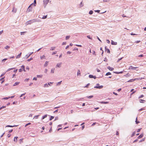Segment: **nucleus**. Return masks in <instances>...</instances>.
<instances>
[{
  "label": "nucleus",
  "instance_id": "obj_1",
  "mask_svg": "<svg viewBox=\"0 0 146 146\" xmlns=\"http://www.w3.org/2000/svg\"><path fill=\"white\" fill-rule=\"evenodd\" d=\"M33 3H32L30 5L27 11V12H29L30 11H32V8L31 7V6L33 5Z\"/></svg>",
  "mask_w": 146,
  "mask_h": 146
},
{
  "label": "nucleus",
  "instance_id": "obj_2",
  "mask_svg": "<svg viewBox=\"0 0 146 146\" xmlns=\"http://www.w3.org/2000/svg\"><path fill=\"white\" fill-rule=\"evenodd\" d=\"M33 22V21H32L31 20H30V21H28L26 22V25H29V24H31Z\"/></svg>",
  "mask_w": 146,
  "mask_h": 146
},
{
  "label": "nucleus",
  "instance_id": "obj_3",
  "mask_svg": "<svg viewBox=\"0 0 146 146\" xmlns=\"http://www.w3.org/2000/svg\"><path fill=\"white\" fill-rule=\"evenodd\" d=\"M49 0H44L43 1L44 3L46 5L47 4L49 3Z\"/></svg>",
  "mask_w": 146,
  "mask_h": 146
},
{
  "label": "nucleus",
  "instance_id": "obj_4",
  "mask_svg": "<svg viewBox=\"0 0 146 146\" xmlns=\"http://www.w3.org/2000/svg\"><path fill=\"white\" fill-rule=\"evenodd\" d=\"M137 68V67H133L132 66H130L129 67V70H134L135 68Z\"/></svg>",
  "mask_w": 146,
  "mask_h": 146
},
{
  "label": "nucleus",
  "instance_id": "obj_5",
  "mask_svg": "<svg viewBox=\"0 0 146 146\" xmlns=\"http://www.w3.org/2000/svg\"><path fill=\"white\" fill-rule=\"evenodd\" d=\"M103 87V86H95L94 87V88H99V89H101Z\"/></svg>",
  "mask_w": 146,
  "mask_h": 146
},
{
  "label": "nucleus",
  "instance_id": "obj_6",
  "mask_svg": "<svg viewBox=\"0 0 146 146\" xmlns=\"http://www.w3.org/2000/svg\"><path fill=\"white\" fill-rule=\"evenodd\" d=\"M89 77L90 78H94V79H96V77L95 76H93L92 75H90L89 76Z\"/></svg>",
  "mask_w": 146,
  "mask_h": 146
},
{
  "label": "nucleus",
  "instance_id": "obj_7",
  "mask_svg": "<svg viewBox=\"0 0 146 146\" xmlns=\"http://www.w3.org/2000/svg\"><path fill=\"white\" fill-rule=\"evenodd\" d=\"M18 138V137H14V142H17V139Z\"/></svg>",
  "mask_w": 146,
  "mask_h": 146
},
{
  "label": "nucleus",
  "instance_id": "obj_8",
  "mask_svg": "<svg viewBox=\"0 0 146 146\" xmlns=\"http://www.w3.org/2000/svg\"><path fill=\"white\" fill-rule=\"evenodd\" d=\"M108 68L111 71H113L114 70L113 68L110 67V66H108Z\"/></svg>",
  "mask_w": 146,
  "mask_h": 146
},
{
  "label": "nucleus",
  "instance_id": "obj_9",
  "mask_svg": "<svg viewBox=\"0 0 146 146\" xmlns=\"http://www.w3.org/2000/svg\"><path fill=\"white\" fill-rule=\"evenodd\" d=\"M111 44L112 45H115L117 44V42H114L112 40L111 41Z\"/></svg>",
  "mask_w": 146,
  "mask_h": 146
},
{
  "label": "nucleus",
  "instance_id": "obj_10",
  "mask_svg": "<svg viewBox=\"0 0 146 146\" xmlns=\"http://www.w3.org/2000/svg\"><path fill=\"white\" fill-rule=\"evenodd\" d=\"M62 64V63L61 62L57 63L56 65V67H60L61 66Z\"/></svg>",
  "mask_w": 146,
  "mask_h": 146
},
{
  "label": "nucleus",
  "instance_id": "obj_11",
  "mask_svg": "<svg viewBox=\"0 0 146 146\" xmlns=\"http://www.w3.org/2000/svg\"><path fill=\"white\" fill-rule=\"evenodd\" d=\"M21 54H22V53L21 52L19 55H17V56L16 57V58H20L21 56Z\"/></svg>",
  "mask_w": 146,
  "mask_h": 146
},
{
  "label": "nucleus",
  "instance_id": "obj_12",
  "mask_svg": "<svg viewBox=\"0 0 146 146\" xmlns=\"http://www.w3.org/2000/svg\"><path fill=\"white\" fill-rule=\"evenodd\" d=\"M143 133L141 134L140 135H139L138 137V139H140L143 137Z\"/></svg>",
  "mask_w": 146,
  "mask_h": 146
},
{
  "label": "nucleus",
  "instance_id": "obj_13",
  "mask_svg": "<svg viewBox=\"0 0 146 146\" xmlns=\"http://www.w3.org/2000/svg\"><path fill=\"white\" fill-rule=\"evenodd\" d=\"M19 83H20L19 82H15L13 84V86H15L16 85H19Z\"/></svg>",
  "mask_w": 146,
  "mask_h": 146
},
{
  "label": "nucleus",
  "instance_id": "obj_14",
  "mask_svg": "<svg viewBox=\"0 0 146 146\" xmlns=\"http://www.w3.org/2000/svg\"><path fill=\"white\" fill-rule=\"evenodd\" d=\"M48 64V62L47 61H46L45 62V64H44V67L46 66Z\"/></svg>",
  "mask_w": 146,
  "mask_h": 146
},
{
  "label": "nucleus",
  "instance_id": "obj_15",
  "mask_svg": "<svg viewBox=\"0 0 146 146\" xmlns=\"http://www.w3.org/2000/svg\"><path fill=\"white\" fill-rule=\"evenodd\" d=\"M21 68L23 69V71L24 72H25L26 71H25V66L24 65H22L21 66Z\"/></svg>",
  "mask_w": 146,
  "mask_h": 146
},
{
  "label": "nucleus",
  "instance_id": "obj_16",
  "mask_svg": "<svg viewBox=\"0 0 146 146\" xmlns=\"http://www.w3.org/2000/svg\"><path fill=\"white\" fill-rule=\"evenodd\" d=\"M139 101H140V103H144V102L145 101V100H143L142 99L140 100Z\"/></svg>",
  "mask_w": 146,
  "mask_h": 146
},
{
  "label": "nucleus",
  "instance_id": "obj_17",
  "mask_svg": "<svg viewBox=\"0 0 146 146\" xmlns=\"http://www.w3.org/2000/svg\"><path fill=\"white\" fill-rule=\"evenodd\" d=\"M4 77L0 79V80L2 81L1 82V84L3 83L4 82Z\"/></svg>",
  "mask_w": 146,
  "mask_h": 146
},
{
  "label": "nucleus",
  "instance_id": "obj_18",
  "mask_svg": "<svg viewBox=\"0 0 146 146\" xmlns=\"http://www.w3.org/2000/svg\"><path fill=\"white\" fill-rule=\"evenodd\" d=\"M55 47H52L50 48V50H54L55 49Z\"/></svg>",
  "mask_w": 146,
  "mask_h": 146
},
{
  "label": "nucleus",
  "instance_id": "obj_19",
  "mask_svg": "<svg viewBox=\"0 0 146 146\" xmlns=\"http://www.w3.org/2000/svg\"><path fill=\"white\" fill-rule=\"evenodd\" d=\"M17 10L16 9H15L14 8H13V10H12V12L14 13H16V12Z\"/></svg>",
  "mask_w": 146,
  "mask_h": 146
},
{
  "label": "nucleus",
  "instance_id": "obj_20",
  "mask_svg": "<svg viewBox=\"0 0 146 146\" xmlns=\"http://www.w3.org/2000/svg\"><path fill=\"white\" fill-rule=\"evenodd\" d=\"M47 116V114L45 115H44L42 116V119H44Z\"/></svg>",
  "mask_w": 146,
  "mask_h": 146
},
{
  "label": "nucleus",
  "instance_id": "obj_21",
  "mask_svg": "<svg viewBox=\"0 0 146 146\" xmlns=\"http://www.w3.org/2000/svg\"><path fill=\"white\" fill-rule=\"evenodd\" d=\"M77 75H79L80 74V72L79 70H78L77 74Z\"/></svg>",
  "mask_w": 146,
  "mask_h": 146
},
{
  "label": "nucleus",
  "instance_id": "obj_22",
  "mask_svg": "<svg viewBox=\"0 0 146 146\" xmlns=\"http://www.w3.org/2000/svg\"><path fill=\"white\" fill-rule=\"evenodd\" d=\"M7 60V58H5V59H3V60H2V62H5V61Z\"/></svg>",
  "mask_w": 146,
  "mask_h": 146
},
{
  "label": "nucleus",
  "instance_id": "obj_23",
  "mask_svg": "<svg viewBox=\"0 0 146 146\" xmlns=\"http://www.w3.org/2000/svg\"><path fill=\"white\" fill-rule=\"evenodd\" d=\"M36 0H34V5L35 6H36Z\"/></svg>",
  "mask_w": 146,
  "mask_h": 146
},
{
  "label": "nucleus",
  "instance_id": "obj_24",
  "mask_svg": "<svg viewBox=\"0 0 146 146\" xmlns=\"http://www.w3.org/2000/svg\"><path fill=\"white\" fill-rule=\"evenodd\" d=\"M55 69L54 68H53L51 69V72L52 73H54V72Z\"/></svg>",
  "mask_w": 146,
  "mask_h": 146
},
{
  "label": "nucleus",
  "instance_id": "obj_25",
  "mask_svg": "<svg viewBox=\"0 0 146 146\" xmlns=\"http://www.w3.org/2000/svg\"><path fill=\"white\" fill-rule=\"evenodd\" d=\"M111 74L110 72H107V73H106V76H108V75H111Z\"/></svg>",
  "mask_w": 146,
  "mask_h": 146
},
{
  "label": "nucleus",
  "instance_id": "obj_26",
  "mask_svg": "<svg viewBox=\"0 0 146 146\" xmlns=\"http://www.w3.org/2000/svg\"><path fill=\"white\" fill-rule=\"evenodd\" d=\"M39 116V115H36V116H35L34 117V118H35V119H37L38 118V117Z\"/></svg>",
  "mask_w": 146,
  "mask_h": 146
},
{
  "label": "nucleus",
  "instance_id": "obj_27",
  "mask_svg": "<svg viewBox=\"0 0 146 146\" xmlns=\"http://www.w3.org/2000/svg\"><path fill=\"white\" fill-rule=\"evenodd\" d=\"M44 87H48V86L47 84H45L44 85Z\"/></svg>",
  "mask_w": 146,
  "mask_h": 146
},
{
  "label": "nucleus",
  "instance_id": "obj_28",
  "mask_svg": "<svg viewBox=\"0 0 146 146\" xmlns=\"http://www.w3.org/2000/svg\"><path fill=\"white\" fill-rule=\"evenodd\" d=\"M45 58V56L44 55H43V56L40 57V58L41 59H43V58Z\"/></svg>",
  "mask_w": 146,
  "mask_h": 146
},
{
  "label": "nucleus",
  "instance_id": "obj_29",
  "mask_svg": "<svg viewBox=\"0 0 146 146\" xmlns=\"http://www.w3.org/2000/svg\"><path fill=\"white\" fill-rule=\"evenodd\" d=\"M54 118V117L53 116H51L50 119V120H51L52 119H53Z\"/></svg>",
  "mask_w": 146,
  "mask_h": 146
},
{
  "label": "nucleus",
  "instance_id": "obj_30",
  "mask_svg": "<svg viewBox=\"0 0 146 146\" xmlns=\"http://www.w3.org/2000/svg\"><path fill=\"white\" fill-rule=\"evenodd\" d=\"M70 37V36H66V40L68 39Z\"/></svg>",
  "mask_w": 146,
  "mask_h": 146
},
{
  "label": "nucleus",
  "instance_id": "obj_31",
  "mask_svg": "<svg viewBox=\"0 0 146 146\" xmlns=\"http://www.w3.org/2000/svg\"><path fill=\"white\" fill-rule=\"evenodd\" d=\"M143 97H144L143 95H141L138 98L139 99V98H143Z\"/></svg>",
  "mask_w": 146,
  "mask_h": 146
},
{
  "label": "nucleus",
  "instance_id": "obj_32",
  "mask_svg": "<svg viewBox=\"0 0 146 146\" xmlns=\"http://www.w3.org/2000/svg\"><path fill=\"white\" fill-rule=\"evenodd\" d=\"M102 104H106L108 103V102H101Z\"/></svg>",
  "mask_w": 146,
  "mask_h": 146
},
{
  "label": "nucleus",
  "instance_id": "obj_33",
  "mask_svg": "<svg viewBox=\"0 0 146 146\" xmlns=\"http://www.w3.org/2000/svg\"><path fill=\"white\" fill-rule=\"evenodd\" d=\"M135 131H134L133 133H132L131 137H132L134 136V135H135Z\"/></svg>",
  "mask_w": 146,
  "mask_h": 146
},
{
  "label": "nucleus",
  "instance_id": "obj_34",
  "mask_svg": "<svg viewBox=\"0 0 146 146\" xmlns=\"http://www.w3.org/2000/svg\"><path fill=\"white\" fill-rule=\"evenodd\" d=\"M23 139H21L19 140L20 143H22L23 142Z\"/></svg>",
  "mask_w": 146,
  "mask_h": 146
},
{
  "label": "nucleus",
  "instance_id": "obj_35",
  "mask_svg": "<svg viewBox=\"0 0 146 146\" xmlns=\"http://www.w3.org/2000/svg\"><path fill=\"white\" fill-rule=\"evenodd\" d=\"M14 69V68H9V69H8L7 71V72H8V71H9L10 70H13V69Z\"/></svg>",
  "mask_w": 146,
  "mask_h": 146
},
{
  "label": "nucleus",
  "instance_id": "obj_36",
  "mask_svg": "<svg viewBox=\"0 0 146 146\" xmlns=\"http://www.w3.org/2000/svg\"><path fill=\"white\" fill-rule=\"evenodd\" d=\"M137 117L136 118V121H135V122H136V124H138V123H139V121H137Z\"/></svg>",
  "mask_w": 146,
  "mask_h": 146
},
{
  "label": "nucleus",
  "instance_id": "obj_37",
  "mask_svg": "<svg viewBox=\"0 0 146 146\" xmlns=\"http://www.w3.org/2000/svg\"><path fill=\"white\" fill-rule=\"evenodd\" d=\"M93 13V11H89V13L90 14V15H91Z\"/></svg>",
  "mask_w": 146,
  "mask_h": 146
},
{
  "label": "nucleus",
  "instance_id": "obj_38",
  "mask_svg": "<svg viewBox=\"0 0 146 146\" xmlns=\"http://www.w3.org/2000/svg\"><path fill=\"white\" fill-rule=\"evenodd\" d=\"M9 48V46H7L5 47V48L6 49H8Z\"/></svg>",
  "mask_w": 146,
  "mask_h": 146
},
{
  "label": "nucleus",
  "instance_id": "obj_39",
  "mask_svg": "<svg viewBox=\"0 0 146 146\" xmlns=\"http://www.w3.org/2000/svg\"><path fill=\"white\" fill-rule=\"evenodd\" d=\"M37 76L38 77H40V78H41L42 76V75H37Z\"/></svg>",
  "mask_w": 146,
  "mask_h": 146
},
{
  "label": "nucleus",
  "instance_id": "obj_40",
  "mask_svg": "<svg viewBox=\"0 0 146 146\" xmlns=\"http://www.w3.org/2000/svg\"><path fill=\"white\" fill-rule=\"evenodd\" d=\"M31 124V123H27V124H26V125H25V127H26L27 126V125H30Z\"/></svg>",
  "mask_w": 146,
  "mask_h": 146
},
{
  "label": "nucleus",
  "instance_id": "obj_41",
  "mask_svg": "<svg viewBox=\"0 0 146 146\" xmlns=\"http://www.w3.org/2000/svg\"><path fill=\"white\" fill-rule=\"evenodd\" d=\"M106 51H107V52L108 53H110V50L109 49H107Z\"/></svg>",
  "mask_w": 146,
  "mask_h": 146
},
{
  "label": "nucleus",
  "instance_id": "obj_42",
  "mask_svg": "<svg viewBox=\"0 0 146 146\" xmlns=\"http://www.w3.org/2000/svg\"><path fill=\"white\" fill-rule=\"evenodd\" d=\"M15 126H11V125H7L6 126V127H14Z\"/></svg>",
  "mask_w": 146,
  "mask_h": 146
},
{
  "label": "nucleus",
  "instance_id": "obj_43",
  "mask_svg": "<svg viewBox=\"0 0 146 146\" xmlns=\"http://www.w3.org/2000/svg\"><path fill=\"white\" fill-rule=\"evenodd\" d=\"M47 17V15H46V16H43L42 17V19H45Z\"/></svg>",
  "mask_w": 146,
  "mask_h": 146
},
{
  "label": "nucleus",
  "instance_id": "obj_44",
  "mask_svg": "<svg viewBox=\"0 0 146 146\" xmlns=\"http://www.w3.org/2000/svg\"><path fill=\"white\" fill-rule=\"evenodd\" d=\"M10 98V97H5V98H3V99H6V100H7V99H9V98Z\"/></svg>",
  "mask_w": 146,
  "mask_h": 146
},
{
  "label": "nucleus",
  "instance_id": "obj_45",
  "mask_svg": "<svg viewBox=\"0 0 146 146\" xmlns=\"http://www.w3.org/2000/svg\"><path fill=\"white\" fill-rule=\"evenodd\" d=\"M76 45L78 47H81L82 46V45H81L76 44Z\"/></svg>",
  "mask_w": 146,
  "mask_h": 146
},
{
  "label": "nucleus",
  "instance_id": "obj_46",
  "mask_svg": "<svg viewBox=\"0 0 146 146\" xmlns=\"http://www.w3.org/2000/svg\"><path fill=\"white\" fill-rule=\"evenodd\" d=\"M141 128H140V129H138L137 130V132H139L141 130Z\"/></svg>",
  "mask_w": 146,
  "mask_h": 146
},
{
  "label": "nucleus",
  "instance_id": "obj_47",
  "mask_svg": "<svg viewBox=\"0 0 146 146\" xmlns=\"http://www.w3.org/2000/svg\"><path fill=\"white\" fill-rule=\"evenodd\" d=\"M56 51H55V52H53L52 54V55H54V54H56Z\"/></svg>",
  "mask_w": 146,
  "mask_h": 146
},
{
  "label": "nucleus",
  "instance_id": "obj_48",
  "mask_svg": "<svg viewBox=\"0 0 146 146\" xmlns=\"http://www.w3.org/2000/svg\"><path fill=\"white\" fill-rule=\"evenodd\" d=\"M33 80H37V79L36 78V77H34L33 79Z\"/></svg>",
  "mask_w": 146,
  "mask_h": 146
},
{
  "label": "nucleus",
  "instance_id": "obj_49",
  "mask_svg": "<svg viewBox=\"0 0 146 146\" xmlns=\"http://www.w3.org/2000/svg\"><path fill=\"white\" fill-rule=\"evenodd\" d=\"M144 110V108H141L139 110V111H142V110Z\"/></svg>",
  "mask_w": 146,
  "mask_h": 146
},
{
  "label": "nucleus",
  "instance_id": "obj_50",
  "mask_svg": "<svg viewBox=\"0 0 146 146\" xmlns=\"http://www.w3.org/2000/svg\"><path fill=\"white\" fill-rule=\"evenodd\" d=\"M144 78H138L139 80H141L142 79H144Z\"/></svg>",
  "mask_w": 146,
  "mask_h": 146
},
{
  "label": "nucleus",
  "instance_id": "obj_51",
  "mask_svg": "<svg viewBox=\"0 0 146 146\" xmlns=\"http://www.w3.org/2000/svg\"><path fill=\"white\" fill-rule=\"evenodd\" d=\"M143 56V54H141L140 55H139L138 56L139 57H141Z\"/></svg>",
  "mask_w": 146,
  "mask_h": 146
},
{
  "label": "nucleus",
  "instance_id": "obj_52",
  "mask_svg": "<svg viewBox=\"0 0 146 146\" xmlns=\"http://www.w3.org/2000/svg\"><path fill=\"white\" fill-rule=\"evenodd\" d=\"M11 136V134H9L7 135V137H9Z\"/></svg>",
  "mask_w": 146,
  "mask_h": 146
},
{
  "label": "nucleus",
  "instance_id": "obj_53",
  "mask_svg": "<svg viewBox=\"0 0 146 146\" xmlns=\"http://www.w3.org/2000/svg\"><path fill=\"white\" fill-rule=\"evenodd\" d=\"M93 97V96H90L89 97H88V98H92Z\"/></svg>",
  "mask_w": 146,
  "mask_h": 146
},
{
  "label": "nucleus",
  "instance_id": "obj_54",
  "mask_svg": "<svg viewBox=\"0 0 146 146\" xmlns=\"http://www.w3.org/2000/svg\"><path fill=\"white\" fill-rule=\"evenodd\" d=\"M139 80L138 78H135V79H134L133 80V81H135V80Z\"/></svg>",
  "mask_w": 146,
  "mask_h": 146
},
{
  "label": "nucleus",
  "instance_id": "obj_55",
  "mask_svg": "<svg viewBox=\"0 0 146 146\" xmlns=\"http://www.w3.org/2000/svg\"><path fill=\"white\" fill-rule=\"evenodd\" d=\"M140 42V40L137 41L135 42L137 43H138Z\"/></svg>",
  "mask_w": 146,
  "mask_h": 146
},
{
  "label": "nucleus",
  "instance_id": "obj_56",
  "mask_svg": "<svg viewBox=\"0 0 146 146\" xmlns=\"http://www.w3.org/2000/svg\"><path fill=\"white\" fill-rule=\"evenodd\" d=\"M133 79H131L130 80H129V81H128V82H133Z\"/></svg>",
  "mask_w": 146,
  "mask_h": 146
},
{
  "label": "nucleus",
  "instance_id": "obj_57",
  "mask_svg": "<svg viewBox=\"0 0 146 146\" xmlns=\"http://www.w3.org/2000/svg\"><path fill=\"white\" fill-rule=\"evenodd\" d=\"M71 52L69 51H68L67 52V54H71Z\"/></svg>",
  "mask_w": 146,
  "mask_h": 146
},
{
  "label": "nucleus",
  "instance_id": "obj_58",
  "mask_svg": "<svg viewBox=\"0 0 146 146\" xmlns=\"http://www.w3.org/2000/svg\"><path fill=\"white\" fill-rule=\"evenodd\" d=\"M95 52L94 51H93V54H94L95 55H96V54H95Z\"/></svg>",
  "mask_w": 146,
  "mask_h": 146
},
{
  "label": "nucleus",
  "instance_id": "obj_59",
  "mask_svg": "<svg viewBox=\"0 0 146 146\" xmlns=\"http://www.w3.org/2000/svg\"><path fill=\"white\" fill-rule=\"evenodd\" d=\"M61 82H62V81H60V82H58L57 83V85H58V84H59V85H60V84H61Z\"/></svg>",
  "mask_w": 146,
  "mask_h": 146
},
{
  "label": "nucleus",
  "instance_id": "obj_60",
  "mask_svg": "<svg viewBox=\"0 0 146 146\" xmlns=\"http://www.w3.org/2000/svg\"><path fill=\"white\" fill-rule=\"evenodd\" d=\"M32 58H30V59H28L27 61H30V60H32Z\"/></svg>",
  "mask_w": 146,
  "mask_h": 146
},
{
  "label": "nucleus",
  "instance_id": "obj_61",
  "mask_svg": "<svg viewBox=\"0 0 146 146\" xmlns=\"http://www.w3.org/2000/svg\"><path fill=\"white\" fill-rule=\"evenodd\" d=\"M122 58H120V59H119L117 61V62H118L120 60H121Z\"/></svg>",
  "mask_w": 146,
  "mask_h": 146
},
{
  "label": "nucleus",
  "instance_id": "obj_62",
  "mask_svg": "<svg viewBox=\"0 0 146 146\" xmlns=\"http://www.w3.org/2000/svg\"><path fill=\"white\" fill-rule=\"evenodd\" d=\"M29 79L28 78V79H26L25 80V81H29Z\"/></svg>",
  "mask_w": 146,
  "mask_h": 146
},
{
  "label": "nucleus",
  "instance_id": "obj_63",
  "mask_svg": "<svg viewBox=\"0 0 146 146\" xmlns=\"http://www.w3.org/2000/svg\"><path fill=\"white\" fill-rule=\"evenodd\" d=\"M113 93L115 95H116V96H117V93H115V92H113Z\"/></svg>",
  "mask_w": 146,
  "mask_h": 146
},
{
  "label": "nucleus",
  "instance_id": "obj_64",
  "mask_svg": "<svg viewBox=\"0 0 146 146\" xmlns=\"http://www.w3.org/2000/svg\"><path fill=\"white\" fill-rule=\"evenodd\" d=\"M13 130V129L11 130H10L9 131V133H11V132H12Z\"/></svg>",
  "mask_w": 146,
  "mask_h": 146
}]
</instances>
